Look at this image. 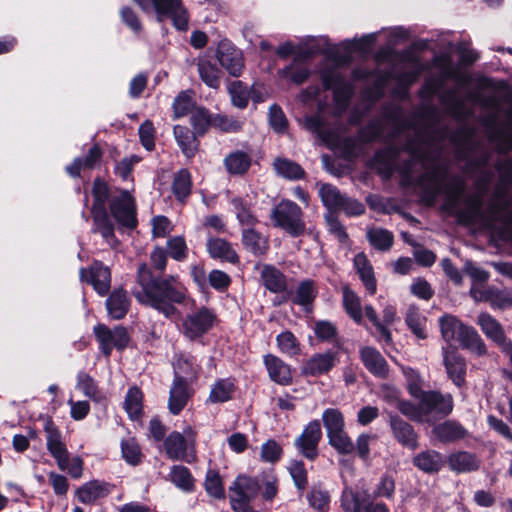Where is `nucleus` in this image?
I'll return each instance as SVG.
<instances>
[{
  "instance_id": "nucleus-49",
  "label": "nucleus",
  "mask_w": 512,
  "mask_h": 512,
  "mask_svg": "<svg viewBox=\"0 0 512 512\" xmlns=\"http://www.w3.org/2000/svg\"><path fill=\"white\" fill-rule=\"evenodd\" d=\"M311 508L317 512H329L331 496L321 483L314 484L306 494Z\"/></svg>"
},
{
  "instance_id": "nucleus-3",
  "label": "nucleus",
  "mask_w": 512,
  "mask_h": 512,
  "mask_svg": "<svg viewBox=\"0 0 512 512\" xmlns=\"http://www.w3.org/2000/svg\"><path fill=\"white\" fill-rule=\"evenodd\" d=\"M270 219L273 226L284 230L293 238L303 236L306 231L304 212L294 201L281 200L271 210Z\"/></svg>"
},
{
  "instance_id": "nucleus-36",
  "label": "nucleus",
  "mask_w": 512,
  "mask_h": 512,
  "mask_svg": "<svg viewBox=\"0 0 512 512\" xmlns=\"http://www.w3.org/2000/svg\"><path fill=\"white\" fill-rule=\"evenodd\" d=\"M478 324L487 338L491 339L502 349L509 340L505 335L501 324L490 314L481 313L478 317Z\"/></svg>"
},
{
  "instance_id": "nucleus-33",
  "label": "nucleus",
  "mask_w": 512,
  "mask_h": 512,
  "mask_svg": "<svg viewBox=\"0 0 512 512\" xmlns=\"http://www.w3.org/2000/svg\"><path fill=\"white\" fill-rule=\"evenodd\" d=\"M164 449L167 457L173 461H185L187 463H191V460L188 459V441L187 438L178 431H172L165 438Z\"/></svg>"
},
{
  "instance_id": "nucleus-48",
  "label": "nucleus",
  "mask_w": 512,
  "mask_h": 512,
  "mask_svg": "<svg viewBox=\"0 0 512 512\" xmlns=\"http://www.w3.org/2000/svg\"><path fill=\"white\" fill-rule=\"evenodd\" d=\"M233 206L236 218L240 225L254 227L259 220L252 210V204L243 197H234L230 200Z\"/></svg>"
},
{
  "instance_id": "nucleus-6",
  "label": "nucleus",
  "mask_w": 512,
  "mask_h": 512,
  "mask_svg": "<svg viewBox=\"0 0 512 512\" xmlns=\"http://www.w3.org/2000/svg\"><path fill=\"white\" fill-rule=\"evenodd\" d=\"M93 332L105 357L111 356L113 348L124 351L131 340L128 329L123 325H117L112 330L107 325L98 323L94 326Z\"/></svg>"
},
{
  "instance_id": "nucleus-61",
  "label": "nucleus",
  "mask_w": 512,
  "mask_h": 512,
  "mask_svg": "<svg viewBox=\"0 0 512 512\" xmlns=\"http://www.w3.org/2000/svg\"><path fill=\"white\" fill-rule=\"evenodd\" d=\"M367 239L371 246L379 251H388L394 243V235L384 228L370 229L367 232Z\"/></svg>"
},
{
  "instance_id": "nucleus-15",
  "label": "nucleus",
  "mask_w": 512,
  "mask_h": 512,
  "mask_svg": "<svg viewBox=\"0 0 512 512\" xmlns=\"http://www.w3.org/2000/svg\"><path fill=\"white\" fill-rule=\"evenodd\" d=\"M46 432V445L50 455L56 460L60 470L65 471L68 467L69 452L64 442L61 440V432L49 417L44 425Z\"/></svg>"
},
{
  "instance_id": "nucleus-26",
  "label": "nucleus",
  "mask_w": 512,
  "mask_h": 512,
  "mask_svg": "<svg viewBox=\"0 0 512 512\" xmlns=\"http://www.w3.org/2000/svg\"><path fill=\"white\" fill-rule=\"evenodd\" d=\"M173 134L182 154L187 159L194 158L199 150L200 141L198 138L200 136L187 126L179 124L173 127Z\"/></svg>"
},
{
  "instance_id": "nucleus-50",
  "label": "nucleus",
  "mask_w": 512,
  "mask_h": 512,
  "mask_svg": "<svg viewBox=\"0 0 512 512\" xmlns=\"http://www.w3.org/2000/svg\"><path fill=\"white\" fill-rule=\"evenodd\" d=\"M237 387L230 378L218 379L211 388L208 400L211 403H225L233 398Z\"/></svg>"
},
{
  "instance_id": "nucleus-5",
  "label": "nucleus",
  "mask_w": 512,
  "mask_h": 512,
  "mask_svg": "<svg viewBox=\"0 0 512 512\" xmlns=\"http://www.w3.org/2000/svg\"><path fill=\"white\" fill-rule=\"evenodd\" d=\"M218 322L215 311L209 307L201 306L191 313H187L182 320L181 333L190 341H197L206 335Z\"/></svg>"
},
{
  "instance_id": "nucleus-41",
  "label": "nucleus",
  "mask_w": 512,
  "mask_h": 512,
  "mask_svg": "<svg viewBox=\"0 0 512 512\" xmlns=\"http://www.w3.org/2000/svg\"><path fill=\"white\" fill-rule=\"evenodd\" d=\"M428 68V65H420L413 70L398 75L394 74V79H396L397 83L393 89V95L400 99H406L409 95L410 87L418 81L420 74Z\"/></svg>"
},
{
  "instance_id": "nucleus-4",
  "label": "nucleus",
  "mask_w": 512,
  "mask_h": 512,
  "mask_svg": "<svg viewBox=\"0 0 512 512\" xmlns=\"http://www.w3.org/2000/svg\"><path fill=\"white\" fill-rule=\"evenodd\" d=\"M114 196L107 209L110 219L113 218L118 225L134 230L138 226L137 207L135 198L123 188L115 187Z\"/></svg>"
},
{
  "instance_id": "nucleus-38",
  "label": "nucleus",
  "mask_w": 512,
  "mask_h": 512,
  "mask_svg": "<svg viewBox=\"0 0 512 512\" xmlns=\"http://www.w3.org/2000/svg\"><path fill=\"white\" fill-rule=\"evenodd\" d=\"M192 187V174L187 168H181L174 174L171 189L178 202L186 203L192 193Z\"/></svg>"
},
{
  "instance_id": "nucleus-27",
  "label": "nucleus",
  "mask_w": 512,
  "mask_h": 512,
  "mask_svg": "<svg viewBox=\"0 0 512 512\" xmlns=\"http://www.w3.org/2000/svg\"><path fill=\"white\" fill-rule=\"evenodd\" d=\"M439 180L438 170L424 173L416 179L415 184L421 190V202L426 206H433L438 195L441 193Z\"/></svg>"
},
{
  "instance_id": "nucleus-25",
  "label": "nucleus",
  "mask_w": 512,
  "mask_h": 512,
  "mask_svg": "<svg viewBox=\"0 0 512 512\" xmlns=\"http://www.w3.org/2000/svg\"><path fill=\"white\" fill-rule=\"evenodd\" d=\"M294 54L297 59L304 61L311 59L318 54L324 55L328 60L334 61L338 64H347L351 60V57L348 55H341L338 48L335 45L330 44H327V47L325 48H320L318 44L306 48L298 46L295 48Z\"/></svg>"
},
{
  "instance_id": "nucleus-34",
  "label": "nucleus",
  "mask_w": 512,
  "mask_h": 512,
  "mask_svg": "<svg viewBox=\"0 0 512 512\" xmlns=\"http://www.w3.org/2000/svg\"><path fill=\"white\" fill-rule=\"evenodd\" d=\"M447 463L451 471L458 474L470 473L479 470L481 461L477 455L468 451H457L447 457Z\"/></svg>"
},
{
  "instance_id": "nucleus-21",
  "label": "nucleus",
  "mask_w": 512,
  "mask_h": 512,
  "mask_svg": "<svg viewBox=\"0 0 512 512\" xmlns=\"http://www.w3.org/2000/svg\"><path fill=\"white\" fill-rule=\"evenodd\" d=\"M263 363L268 372L269 378L282 386L291 385L293 382L292 368L280 357L274 354H266L263 357Z\"/></svg>"
},
{
  "instance_id": "nucleus-9",
  "label": "nucleus",
  "mask_w": 512,
  "mask_h": 512,
  "mask_svg": "<svg viewBox=\"0 0 512 512\" xmlns=\"http://www.w3.org/2000/svg\"><path fill=\"white\" fill-rule=\"evenodd\" d=\"M156 13L157 21L171 19L178 31H186L189 26V14L182 0H150Z\"/></svg>"
},
{
  "instance_id": "nucleus-60",
  "label": "nucleus",
  "mask_w": 512,
  "mask_h": 512,
  "mask_svg": "<svg viewBox=\"0 0 512 512\" xmlns=\"http://www.w3.org/2000/svg\"><path fill=\"white\" fill-rule=\"evenodd\" d=\"M377 41V36L375 33H370L363 35L361 38L346 40L343 42L344 49L348 52V56L350 57L351 53H361L364 55L369 54L375 43Z\"/></svg>"
},
{
  "instance_id": "nucleus-35",
  "label": "nucleus",
  "mask_w": 512,
  "mask_h": 512,
  "mask_svg": "<svg viewBox=\"0 0 512 512\" xmlns=\"http://www.w3.org/2000/svg\"><path fill=\"white\" fill-rule=\"evenodd\" d=\"M130 303L127 291L123 288L112 291L105 302L109 316L115 320H121L127 315Z\"/></svg>"
},
{
  "instance_id": "nucleus-52",
  "label": "nucleus",
  "mask_w": 512,
  "mask_h": 512,
  "mask_svg": "<svg viewBox=\"0 0 512 512\" xmlns=\"http://www.w3.org/2000/svg\"><path fill=\"white\" fill-rule=\"evenodd\" d=\"M204 489L207 495L215 500H225L224 481L216 469H208L204 479Z\"/></svg>"
},
{
  "instance_id": "nucleus-44",
  "label": "nucleus",
  "mask_w": 512,
  "mask_h": 512,
  "mask_svg": "<svg viewBox=\"0 0 512 512\" xmlns=\"http://www.w3.org/2000/svg\"><path fill=\"white\" fill-rule=\"evenodd\" d=\"M224 166L230 175L242 176L248 172L251 167L252 159L250 155L244 151L236 150L229 153L224 158Z\"/></svg>"
},
{
  "instance_id": "nucleus-45",
  "label": "nucleus",
  "mask_w": 512,
  "mask_h": 512,
  "mask_svg": "<svg viewBox=\"0 0 512 512\" xmlns=\"http://www.w3.org/2000/svg\"><path fill=\"white\" fill-rule=\"evenodd\" d=\"M273 168L278 176L287 180H302L306 177V172L299 163L285 157L275 158Z\"/></svg>"
},
{
  "instance_id": "nucleus-57",
  "label": "nucleus",
  "mask_w": 512,
  "mask_h": 512,
  "mask_svg": "<svg viewBox=\"0 0 512 512\" xmlns=\"http://www.w3.org/2000/svg\"><path fill=\"white\" fill-rule=\"evenodd\" d=\"M328 444L339 455H350L355 451V445L346 429H340L327 435Z\"/></svg>"
},
{
  "instance_id": "nucleus-56",
  "label": "nucleus",
  "mask_w": 512,
  "mask_h": 512,
  "mask_svg": "<svg viewBox=\"0 0 512 512\" xmlns=\"http://www.w3.org/2000/svg\"><path fill=\"white\" fill-rule=\"evenodd\" d=\"M296 491L302 495L308 487V470L302 460L292 459L287 467Z\"/></svg>"
},
{
  "instance_id": "nucleus-55",
  "label": "nucleus",
  "mask_w": 512,
  "mask_h": 512,
  "mask_svg": "<svg viewBox=\"0 0 512 512\" xmlns=\"http://www.w3.org/2000/svg\"><path fill=\"white\" fill-rule=\"evenodd\" d=\"M343 308L346 314L357 324L363 321L359 296L348 286L343 287Z\"/></svg>"
},
{
  "instance_id": "nucleus-16",
  "label": "nucleus",
  "mask_w": 512,
  "mask_h": 512,
  "mask_svg": "<svg viewBox=\"0 0 512 512\" xmlns=\"http://www.w3.org/2000/svg\"><path fill=\"white\" fill-rule=\"evenodd\" d=\"M443 364L448 379L451 380L456 387H464L466 384L467 362L458 352L457 348H443Z\"/></svg>"
},
{
  "instance_id": "nucleus-20",
  "label": "nucleus",
  "mask_w": 512,
  "mask_h": 512,
  "mask_svg": "<svg viewBox=\"0 0 512 512\" xmlns=\"http://www.w3.org/2000/svg\"><path fill=\"white\" fill-rule=\"evenodd\" d=\"M444 421L434 425L432 428L433 436L442 444L456 443L464 440L468 435V430L458 421L443 419Z\"/></svg>"
},
{
  "instance_id": "nucleus-23",
  "label": "nucleus",
  "mask_w": 512,
  "mask_h": 512,
  "mask_svg": "<svg viewBox=\"0 0 512 512\" xmlns=\"http://www.w3.org/2000/svg\"><path fill=\"white\" fill-rule=\"evenodd\" d=\"M111 493V485L105 481L90 480L75 491L77 499L82 504L92 505L99 499L107 497Z\"/></svg>"
},
{
  "instance_id": "nucleus-12",
  "label": "nucleus",
  "mask_w": 512,
  "mask_h": 512,
  "mask_svg": "<svg viewBox=\"0 0 512 512\" xmlns=\"http://www.w3.org/2000/svg\"><path fill=\"white\" fill-rule=\"evenodd\" d=\"M321 423L318 419L310 421L299 437L295 439L294 446L299 453L309 461L319 456L318 445L322 439Z\"/></svg>"
},
{
  "instance_id": "nucleus-32",
  "label": "nucleus",
  "mask_w": 512,
  "mask_h": 512,
  "mask_svg": "<svg viewBox=\"0 0 512 512\" xmlns=\"http://www.w3.org/2000/svg\"><path fill=\"white\" fill-rule=\"evenodd\" d=\"M466 208L456 212L459 223L465 225L474 224L476 221L481 222L482 217H486V212L482 209V194H473L466 198Z\"/></svg>"
},
{
  "instance_id": "nucleus-53",
  "label": "nucleus",
  "mask_w": 512,
  "mask_h": 512,
  "mask_svg": "<svg viewBox=\"0 0 512 512\" xmlns=\"http://www.w3.org/2000/svg\"><path fill=\"white\" fill-rule=\"evenodd\" d=\"M193 95L194 92L190 89L180 91L177 94L172 104L174 119L185 117L190 113L192 114L194 109L198 107L196 106Z\"/></svg>"
},
{
  "instance_id": "nucleus-28",
  "label": "nucleus",
  "mask_w": 512,
  "mask_h": 512,
  "mask_svg": "<svg viewBox=\"0 0 512 512\" xmlns=\"http://www.w3.org/2000/svg\"><path fill=\"white\" fill-rule=\"evenodd\" d=\"M399 156V149L390 145L378 149L371 160V166H376L377 174L384 179H389L394 171L393 162Z\"/></svg>"
},
{
  "instance_id": "nucleus-63",
  "label": "nucleus",
  "mask_w": 512,
  "mask_h": 512,
  "mask_svg": "<svg viewBox=\"0 0 512 512\" xmlns=\"http://www.w3.org/2000/svg\"><path fill=\"white\" fill-rule=\"evenodd\" d=\"M276 344L281 353L290 357H296L301 354V345L296 336L286 330L276 336Z\"/></svg>"
},
{
  "instance_id": "nucleus-37",
  "label": "nucleus",
  "mask_w": 512,
  "mask_h": 512,
  "mask_svg": "<svg viewBox=\"0 0 512 512\" xmlns=\"http://www.w3.org/2000/svg\"><path fill=\"white\" fill-rule=\"evenodd\" d=\"M354 267L367 292L370 295H374L377 290V280L373 267L363 252L358 253L354 257Z\"/></svg>"
},
{
  "instance_id": "nucleus-46",
  "label": "nucleus",
  "mask_w": 512,
  "mask_h": 512,
  "mask_svg": "<svg viewBox=\"0 0 512 512\" xmlns=\"http://www.w3.org/2000/svg\"><path fill=\"white\" fill-rule=\"evenodd\" d=\"M242 244L255 256L265 255L269 249L268 241L254 227L243 229Z\"/></svg>"
},
{
  "instance_id": "nucleus-2",
  "label": "nucleus",
  "mask_w": 512,
  "mask_h": 512,
  "mask_svg": "<svg viewBox=\"0 0 512 512\" xmlns=\"http://www.w3.org/2000/svg\"><path fill=\"white\" fill-rule=\"evenodd\" d=\"M92 206L90 213L93 220V232L99 233L103 239H115V225L107 209L114 194L109 183L102 177L94 178L91 187Z\"/></svg>"
},
{
  "instance_id": "nucleus-14",
  "label": "nucleus",
  "mask_w": 512,
  "mask_h": 512,
  "mask_svg": "<svg viewBox=\"0 0 512 512\" xmlns=\"http://www.w3.org/2000/svg\"><path fill=\"white\" fill-rule=\"evenodd\" d=\"M79 275L80 280L92 285L100 296L108 294L111 287V270L103 262L94 260L89 268L82 267Z\"/></svg>"
},
{
  "instance_id": "nucleus-43",
  "label": "nucleus",
  "mask_w": 512,
  "mask_h": 512,
  "mask_svg": "<svg viewBox=\"0 0 512 512\" xmlns=\"http://www.w3.org/2000/svg\"><path fill=\"white\" fill-rule=\"evenodd\" d=\"M197 68L199 77L206 86L212 89L220 87L222 70L215 62H212L208 57H202L198 60Z\"/></svg>"
},
{
  "instance_id": "nucleus-22",
  "label": "nucleus",
  "mask_w": 512,
  "mask_h": 512,
  "mask_svg": "<svg viewBox=\"0 0 512 512\" xmlns=\"http://www.w3.org/2000/svg\"><path fill=\"white\" fill-rule=\"evenodd\" d=\"M261 285L273 294L286 295L288 291L287 276L272 264H264L260 272Z\"/></svg>"
},
{
  "instance_id": "nucleus-24",
  "label": "nucleus",
  "mask_w": 512,
  "mask_h": 512,
  "mask_svg": "<svg viewBox=\"0 0 512 512\" xmlns=\"http://www.w3.org/2000/svg\"><path fill=\"white\" fill-rule=\"evenodd\" d=\"M206 250L210 258L214 260L228 262L233 265L240 262V257L232 247V244L224 238L209 237L206 242Z\"/></svg>"
},
{
  "instance_id": "nucleus-30",
  "label": "nucleus",
  "mask_w": 512,
  "mask_h": 512,
  "mask_svg": "<svg viewBox=\"0 0 512 512\" xmlns=\"http://www.w3.org/2000/svg\"><path fill=\"white\" fill-rule=\"evenodd\" d=\"M412 464L418 470L434 475L438 474L443 468L444 459L439 451L427 449L415 454L412 458Z\"/></svg>"
},
{
  "instance_id": "nucleus-1",
  "label": "nucleus",
  "mask_w": 512,
  "mask_h": 512,
  "mask_svg": "<svg viewBox=\"0 0 512 512\" xmlns=\"http://www.w3.org/2000/svg\"><path fill=\"white\" fill-rule=\"evenodd\" d=\"M137 287L132 291L138 303L148 306L170 319L179 311L177 305H185L190 298L187 287L178 276L160 275L147 263H141L136 275Z\"/></svg>"
},
{
  "instance_id": "nucleus-59",
  "label": "nucleus",
  "mask_w": 512,
  "mask_h": 512,
  "mask_svg": "<svg viewBox=\"0 0 512 512\" xmlns=\"http://www.w3.org/2000/svg\"><path fill=\"white\" fill-rule=\"evenodd\" d=\"M402 373L406 381V390L412 398H420L427 390H423V378L418 370L409 367L402 366Z\"/></svg>"
},
{
  "instance_id": "nucleus-62",
  "label": "nucleus",
  "mask_w": 512,
  "mask_h": 512,
  "mask_svg": "<svg viewBox=\"0 0 512 512\" xmlns=\"http://www.w3.org/2000/svg\"><path fill=\"white\" fill-rule=\"evenodd\" d=\"M464 325L456 316L451 314L446 313L439 318L441 335L448 343L457 339Z\"/></svg>"
},
{
  "instance_id": "nucleus-47",
  "label": "nucleus",
  "mask_w": 512,
  "mask_h": 512,
  "mask_svg": "<svg viewBox=\"0 0 512 512\" xmlns=\"http://www.w3.org/2000/svg\"><path fill=\"white\" fill-rule=\"evenodd\" d=\"M143 397L142 390L136 385L129 387L126 393L124 409L133 421L143 416Z\"/></svg>"
},
{
  "instance_id": "nucleus-31",
  "label": "nucleus",
  "mask_w": 512,
  "mask_h": 512,
  "mask_svg": "<svg viewBox=\"0 0 512 512\" xmlns=\"http://www.w3.org/2000/svg\"><path fill=\"white\" fill-rule=\"evenodd\" d=\"M174 379L181 378L185 382L192 383L198 378L196 357L191 354L178 353L173 361Z\"/></svg>"
},
{
  "instance_id": "nucleus-51",
  "label": "nucleus",
  "mask_w": 512,
  "mask_h": 512,
  "mask_svg": "<svg viewBox=\"0 0 512 512\" xmlns=\"http://www.w3.org/2000/svg\"><path fill=\"white\" fill-rule=\"evenodd\" d=\"M170 481L184 492L195 490V478L190 469L184 465H173L170 471Z\"/></svg>"
},
{
  "instance_id": "nucleus-17",
  "label": "nucleus",
  "mask_w": 512,
  "mask_h": 512,
  "mask_svg": "<svg viewBox=\"0 0 512 512\" xmlns=\"http://www.w3.org/2000/svg\"><path fill=\"white\" fill-rule=\"evenodd\" d=\"M317 296L318 289L315 281L312 279H305L299 283L295 291L288 289L287 294L282 295L281 300L277 304L281 305L290 301L294 305L302 306L305 311L311 312Z\"/></svg>"
},
{
  "instance_id": "nucleus-13",
  "label": "nucleus",
  "mask_w": 512,
  "mask_h": 512,
  "mask_svg": "<svg viewBox=\"0 0 512 512\" xmlns=\"http://www.w3.org/2000/svg\"><path fill=\"white\" fill-rule=\"evenodd\" d=\"M388 424L394 440L403 448L415 451L419 447L420 435L408 421L396 413H390Z\"/></svg>"
},
{
  "instance_id": "nucleus-11",
  "label": "nucleus",
  "mask_w": 512,
  "mask_h": 512,
  "mask_svg": "<svg viewBox=\"0 0 512 512\" xmlns=\"http://www.w3.org/2000/svg\"><path fill=\"white\" fill-rule=\"evenodd\" d=\"M215 57L221 67L232 77H240L245 64L243 54L231 41L224 39L218 43Z\"/></svg>"
},
{
  "instance_id": "nucleus-18",
  "label": "nucleus",
  "mask_w": 512,
  "mask_h": 512,
  "mask_svg": "<svg viewBox=\"0 0 512 512\" xmlns=\"http://www.w3.org/2000/svg\"><path fill=\"white\" fill-rule=\"evenodd\" d=\"M359 356L364 367L374 377L387 379L389 376V364L384 356L372 346H364L359 351Z\"/></svg>"
},
{
  "instance_id": "nucleus-29",
  "label": "nucleus",
  "mask_w": 512,
  "mask_h": 512,
  "mask_svg": "<svg viewBox=\"0 0 512 512\" xmlns=\"http://www.w3.org/2000/svg\"><path fill=\"white\" fill-rule=\"evenodd\" d=\"M190 384L191 383L185 382L180 377L177 378V380H173L168 399V409L171 414L179 415L186 407L192 396V392L189 388Z\"/></svg>"
},
{
  "instance_id": "nucleus-64",
  "label": "nucleus",
  "mask_w": 512,
  "mask_h": 512,
  "mask_svg": "<svg viewBox=\"0 0 512 512\" xmlns=\"http://www.w3.org/2000/svg\"><path fill=\"white\" fill-rule=\"evenodd\" d=\"M344 196L336 186L330 183H323L320 186L319 197L323 205L330 211L339 209Z\"/></svg>"
},
{
  "instance_id": "nucleus-54",
  "label": "nucleus",
  "mask_w": 512,
  "mask_h": 512,
  "mask_svg": "<svg viewBox=\"0 0 512 512\" xmlns=\"http://www.w3.org/2000/svg\"><path fill=\"white\" fill-rule=\"evenodd\" d=\"M213 113L204 106H198L190 116V124L200 137H203L212 127Z\"/></svg>"
},
{
  "instance_id": "nucleus-42",
  "label": "nucleus",
  "mask_w": 512,
  "mask_h": 512,
  "mask_svg": "<svg viewBox=\"0 0 512 512\" xmlns=\"http://www.w3.org/2000/svg\"><path fill=\"white\" fill-rule=\"evenodd\" d=\"M456 340L462 348L471 350L479 356L485 355L487 352L484 341L472 326L464 325Z\"/></svg>"
},
{
  "instance_id": "nucleus-39",
  "label": "nucleus",
  "mask_w": 512,
  "mask_h": 512,
  "mask_svg": "<svg viewBox=\"0 0 512 512\" xmlns=\"http://www.w3.org/2000/svg\"><path fill=\"white\" fill-rule=\"evenodd\" d=\"M465 181L460 176H453L445 186V201L442 209L454 213L458 207L461 197L465 193Z\"/></svg>"
},
{
  "instance_id": "nucleus-40",
  "label": "nucleus",
  "mask_w": 512,
  "mask_h": 512,
  "mask_svg": "<svg viewBox=\"0 0 512 512\" xmlns=\"http://www.w3.org/2000/svg\"><path fill=\"white\" fill-rule=\"evenodd\" d=\"M510 202L506 199L504 193L496 192L494 196V201L488 206L486 212V217H482L481 223L482 225L489 230L494 229V224L496 222L501 223V215L506 212L509 208Z\"/></svg>"
},
{
  "instance_id": "nucleus-19",
  "label": "nucleus",
  "mask_w": 512,
  "mask_h": 512,
  "mask_svg": "<svg viewBox=\"0 0 512 512\" xmlns=\"http://www.w3.org/2000/svg\"><path fill=\"white\" fill-rule=\"evenodd\" d=\"M104 152L98 143H94L84 157H76L65 167V172L71 178H80L82 170H93L102 161Z\"/></svg>"
},
{
  "instance_id": "nucleus-8",
  "label": "nucleus",
  "mask_w": 512,
  "mask_h": 512,
  "mask_svg": "<svg viewBox=\"0 0 512 512\" xmlns=\"http://www.w3.org/2000/svg\"><path fill=\"white\" fill-rule=\"evenodd\" d=\"M420 398L426 421H429L430 417L435 420H443L453 412L454 399L450 393L444 394L440 390H427Z\"/></svg>"
},
{
  "instance_id": "nucleus-7",
  "label": "nucleus",
  "mask_w": 512,
  "mask_h": 512,
  "mask_svg": "<svg viewBox=\"0 0 512 512\" xmlns=\"http://www.w3.org/2000/svg\"><path fill=\"white\" fill-rule=\"evenodd\" d=\"M230 504L243 510L252 503L261 491V482L258 477L239 474L229 486Z\"/></svg>"
},
{
  "instance_id": "nucleus-10",
  "label": "nucleus",
  "mask_w": 512,
  "mask_h": 512,
  "mask_svg": "<svg viewBox=\"0 0 512 512\" xmlns=\"http://www.w3.org/2000/svg\"><path fill=\"white\" fill-rule=\"evenodd\" d=\"M339 363V352L328 349L323 353H315L303 361L300 374L303 377H320L327 375Z\"/></svg>"
},
{
  "instance_id": "nucleus-58",
  "label": "nucleus",
  "mask_w": 512,
  "mask_h": 512,
  "mask_svg": "<svg viewBox=\"0 0 512 512\" xmlns=\"http://www.w3.org/2000/svg\"><path fill=\"white\" fill-rule=\"evenodd\" d=\"M228 93L234 107L245 109L250 99V89L241 80L231 81L228 85Z\"/></svg>"
}]
</instances>
